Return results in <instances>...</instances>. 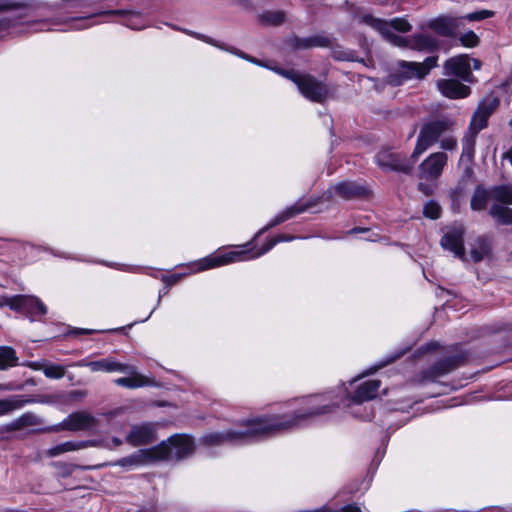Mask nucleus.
Here are the masks:
<instances>
[{"label": "nucleus", "mask_w": 512, "mask_h": 512, "mask_svg": "<svg viewBox=\"0 0 512 512\" xmlns=\"http://www.w3.org/2000/svg\"><path fill=\"white\" fill-rule=\"evenodd\" d=\"M319 411L318 409L293 415L291 410L289 414L248 418L236 424L234 428L204 435L201 442L208 447L250 443L273 432L297 427L302 424L305 417Z\"/></svg>", "instance_id": "1"}, {"label": "nucleus", "mask_w": 512, "mask_h": 512, "mask_svg": "<svg viewBox=\"0 0 512 512\" xmlns=\"http://www.w3.org/2000/svg\"><path fill=\"white\" fill-rule=\"evenodd\" d=\"M362 377L363 375L353 378L348 384H342L336 392L331 391L295 399L289 403V407L293 415L321 410L305 417L302 421L304 423L312 417L331 413L341 403L347 408L358 406L365 401L374 399L381 386L379 380H367L357 384Z\"/></svg>", "instance_id": "2"}, {"label": "nucleus", "mask_w": 512, "mask_h": 512, "mask_svg": "<svg viewBox=\"0 0 512 512\" xmlns=\"http://www.w3.org/2000/svg\"><path fill=\"white\" fill-rule=\"evenodd\" d=\"M362 21L379 32L386 41L394 46L419 51L428 49L432 46L431 39L425 35L419 34L407 38L393 32L395 30L401 33H406L411 30V24L404 17H396L390 21H386L367 14L362 16Z\"/></svg>", "instance_id": "3"}, {"label": "nucleus", "mask_w": 512, "mask_h": 512, "mask_svg": "<svg viewBox=\"0 0 512 512\" xmlns=\"http://www.w3.org/2000/svg\"><path fill=\"white\" fill-rule=\"evenodd\" d=\"M293 239H295L293 236L279 235L275 238L269 239L267 243L259 249H248L247 245H244L238 250L229 251L223 254L210 255L197 264L198 267L196 270H209L230 263L252 260L270 251L277 243L287 242Z\"/></svg>", "instance_id": "4"}, {"label": "nucleus", "mask_w": 512, "mask_h": 512, "mask_svg": "<svg viewBox=\"0 0 512 512\" xmlns=\"http://www.w3.org/2000/svg\"><path fill=\"white\" fill-rule=\"evenodd\" d=\"M435 57H427L423 62L400 61L397 69L390 73L387 82L392 86H399L412 79L424 78L436 65Z\"/></svg>", "instance_id": "5"}, {"label": "nucleus", "mask_w": 512, "mask_h": 512, "mask_svg": "<svg viewBox=\"0 0 512 512\" xmlns=\"http://www.w3.org/2000/svg\"><path fill=\"white\" fill-rule=\"evenodd\" d=\"M153 449L156 460H179L194 452L195 443L188 435H174Z\"/></svg>", "instance_id": "6"}, {"label": "nucleus", "mask_w": 512, "mask_h": 512, "mask_svg": "<svg viewBox=\"0 0 512 512\" xmlns=\"http://www.w3.org/2000/svg\"><path fill=\"white\" fill-rule=\"evenodd\" d=\"M273 70L293 81L305 98L315 102H322L327 97L326 87L312 76L276 67Z\"/></svg>", "instance_id": "7"}, {"label": "nucleus", "mask_w": 512, "mask_h": 512, "mask_svg": "<svg viewBox=\"0 0 512 512\" xmlns=\"http://www.w3.org/2000/svg\"><path fill=\"white\" fill-rule=\"evenodd\" d=\"M452 123L449 120H437L425 124L418 135L414 151L411 155L415 161L422 155L430 146H432L440 137V135L449 129Z\"/></svg>", "instance_id": "8"}, {"label": "nucleus", "mask_w": 512, "mask_h": 512, "mask_svg": "<svg viewBox=\"0 0 512 512\" xmlns=\"http://www.w3.org/2000/svg\"><path fill=\"white\" fill-rule=\"evenodd\" d=\"M5 305L14 311L28 315L31 320L47 313L46 305L39 298L31 295L5 297Z\"/></svg>", "instance_id": "9"}, {"label": "nucleus", "mask_w": 512, "mask_h": 512, "mask_svg": "<svg viewBox=\"0 0 512 512\" xmlns=\"http://www.w3.org/2000/svg\"><path fill=\"white\" fill-rule=\"evenodd\" d=\"M447 161L448 156L446 153H432L420 164L419 177L426 180L437 179L442 174Z\"/></svg>", "instance_id": "10"}, {"label": "nucleus", "mask_w": 512, "mask_h": 512, "mask_svg": "<svg viewBox=\"0 0 512 512\" xmlns=\"http://www.w3.org/2000/svg\"><path fill=\"white\" fill-rule=\"evenodd\" d=\"M463 237L464 228L461 225L454 226L443 235L441 245L445 250L451 251L456 257L464 259Z\"/></svg>", "instance_id": "11"}, {"label": "nucleus", "mask_w": 512, "mask_h": 512, "mask_svg": "<svg viewBox=\"0 0 512 512\" xmlns=\"http://www.w3.org/2000/svg\"><path fill=\"white\" fill-rule=\"evenodd\" d=\"M445 70L447 75H455L465 82H473L471 58L467 55H459L447 60L445 62Z\"/></svg>", "instance_id": "12"}, {"label": "nucleus", "mask_w": 512, "mask_h": 512, "mask_svg": "<svg viewBox=\"0 0 512 512\" xmlns=\"http://www.w3.org/2000/svg\"><path fill=\"white\" fill-rule=\"evenodd\" d=\"M376 162L383 169L406 173L409 172L413 167V163L404 161L399 154L390 152L388 150L380 151L376 155Z\"/></svg>", "instance_id": "13"}, {"label": "nucleus", "mask_w": 512, "mask_h": 512, "mask_svg": "<svg viewBox=\"0 0 512 512\" xmlns=\"http://www.w3.org/2000/svg\"><path fill=\"white\" fill-rule=\"evenodd\" d=\"M499 101L497 99H492L490 101L481 102L475 111L471 123L470 130L474 131V134H477L483 128L486 127L488 118L497 108Z\"/></svg>", "instance_id": "14"}, {"label": "nucleus", "mask_w": 512, "mask_h": 512, "mask_svg": "<svg viewBox=\"0 0 512 512\" xmlns=\"http://www.w3.org/2000/svg\"><path fill=\"white\" fill-rule=\"evenodd\" d=\"M154 461H156V457L153 448L140 449L127 457L119 459L113 463V465L121 466L126 469H133L135 467L146 465Z\"/></svg>", "instance_id": "15"}, {"label": "nucleus", "mask_w": 512, "mask_h": 512, "mask_svg": "<svg viewBox=\"0 0 512 512\" xmlns=\"http://www.w3.org/2000/svg\"><path fill=\"white\" fill-rule=\"evenodd\" d=\"M128 367L131 368V371H118V373H123L127 376L115 379L114 383L116 385L129 389H135L151 384V380L148 377L138 373L134 365L128 364Z\"/></svg>", "instance_id": "16"}, {"label": "nucleus", "mask_w": 512, "mask_h": 512, "mask_svg": "<svg viewBox=\"0 0 512 512\" xmlns=\"http://www.w3.org/2000/svg\"><path fill=\"white\" fill-rule=\"evenodd\" d=\"M155 439V427L151 423L135 425L127 436V441L134 445H143Z\"/></svg>", "instance_id": "17"}, {"label": "nucleus", "mask_w": 512, "mask_h": 512, "mask_svg": "<svg viewBox=\"0 0 512 512\" xmlns=\"http://www.w3.org/2000/svg\"><path fill=\"white\" fill-rule=\"evenodd\" d=\"M439 91L452 99L465 98L470 94V88L455 79H442L437 82Z\"/></svg>", "instance_id": "18"}, {"label": "nucleus", "mask_w": 512, "mask_h": 512, "mask_svg": "<svg viewBox=\"0 0 512 512\" xmlns=\"http://www.w3.org/2000/svg\"><path fill=\"white\" fill-rule=\"evenodd\" d=\"M95 425L96 419L87 412L73 413L64 422L65 428L72 431L87 430Z\"/></svg>", "instance_id": "19"}, {"label": "nucleus", "mask_w": 512, "mask_h": 512, "mask_svg": "<svg viewBox=\"0 0 512 512\" xmlns=\"http://www.w3.org/2000/svg\"><path fill=\"white\" fill-rule=\"evenodd\" d=\"M88 368L91 372L113 373L118 371H131L128 364L121 363L112 357L91 361L90 364H88Z\"/></svg>", "instance_id": "20"}, {"label": "nucleus", "mask_w": 512, "mask_h": 512, "mask_svg": "<svg viewBox=\"0 0 512 512\" xmlns=\"http://www.w3.org/2000/svg\"><path fill=\"white\" fill-rule=\"evenodd\" d=\"M94 445V441H67L47 449L45 453L49 457H56L67 452L78 451Z\"/></svg>", "instance_id": "21"}, {"label": "nucleus", "mask_w": 512, "mask_h": 512, "mask_svg": "<svg viewBox=\"0 0 512 512\" xmlns=\"http://www.w3.org/2000/svg\"><path fill=\"white\" fill-rule=\"evenodd\" d=\"M428 26L441 36H451L457 28V20L452 17H438L429 21Z\"/></svg>", "instance_id": "22"}, {"label": "nucleus", "mask_w": 512, "mask_h": 512, "mask_svg": "<svg viewBox=\"0 0 512 512\" xmlns=\"http://www.w3.org/2000/svg\"><path fill=\"white\" fill-rule=\"evenodd\" d=\"M334 191L345 199L361 197L367 193V189L355 182H341L334 186Z\"/></svg>", "instance_id": "23"}, {"label": "nucleus", "mask_w": 512, "mask_h": 512, "mask_svg": "<svg viewBox=\"0 0 512 512\" xmlns=\"http://www.w3.org/2000/svg\"><path fill=\"white\" fill-rule=\"evenodd\" d=\"M491 241L486 237H478L471 246L470 256L474 262H480L491 254Z\"/></svg>", "instance_id": "24"}, {"label": "nucleus", "mask_w": 512, "mask_h": 512, "mask_svg": "<svg viewBox=\"0 0 512 512\" xmlns=\"http://www.w3.org/2000/svg\"><path fill=\"white\" fill-rule=\"evenodd\" d=\"M306 209H307V206L300 204V203H296L290 207H287L281 213L276 215L275 218L273 220H271V222L266 227H264L262 230H260L257 235L263 233L264 231L268 230L269 228H272L282 222H285L286 220L296 216L299 213L304 212Z\"/></svg>", "instance_id": "25"}, {"label": "nucleus", "mask_w": 512, "mask_h": 512, "mask_svg": "<svg viewBox=\"0 0 512 512\" xmlns=\"http://www.w3.org/2000/svg\"><path fill=\"white\" fill-rule=\"evenodd\" d=\"M458 366V360L454 357L446 358L436 363L433 368L425 376L427 379L434 380L441 377Z\"/></svg>", "instance_id": "26"}, {"label": "nucleus", "mask_w": 512, "mask_h": 512, "mask_svg": "<svg viewBox=\"0 0 512 512\" xmlns=\"http://www.w3.org/2000/svg\"><path fill=\"white\" fill-rule=\"evenodd\" d=\"M18 364V357L12 347L0 346V370H7Z\"/></svg>", "instance_id": "27"}, {"label": "nucleus", "mask_w": 512, "mask_h": 512, "mask_svg": "<svg viewBox=\"0 0 512 512\" xmlns=\"http://www.w3.org/2000/svg\"><path fill=\"white\" fill-rule=\"evenodd\" d=\"M491 198L504 204H512V184H503L491 189Z\"/></svg>", "instance_id": "28"}, {"label": "nucleus", "mask_w": 512, "mask_h": 512, "mask_svg": "<svg viewBox=\"0 0 512 512\" xmlns=\"http://www.w3.org/2000/svg\"><path fill=\"white\" fill-rule=\"evenodd\" d=\"M27 402V400L21 399L18 396L0 399V416L7 415L12 411L21 409Z\"/></svg>", "instance_id": "29"}, {"label": "nucleus", "mask_w": 512, "mask_h": 512, "mask_svg": "<svg viewBox=\"0 0 512 512\" xmlns=\"http://www.w3.org/2000/svg\"><path fill=\"white\" fill-rule=\"evenodd\" d=\"M490 198L491 190L487 191L482 187H477L471 199V208L476 211L485 209Z\"/></svg>", "instance_id": "30"}, {"label": "nucleus", "mask_w": 512, "mask_h": 512, "mask_svg": "<svg viewBox=\"0 0 512 512\" xmlns=\"http://www.w3.org/2000/svg\"><path fill=\"white\" fill-rule=\"evenodd\" d=\"M491 216L500 224H512V209L498 204H494L490 209Z\"/></svg>", "instance_id": "31"}, {"label": "nucleus", "mask_w": 512, "mask_h": 512, "mask_svg": "<svg viewBox=\"0 0 512 512\" xmlns=\"http://www.w3.org/2000/svg\"><path fill=\"white\" fill-rule=\"evenodd\" d=\"M329 44V40L322 36H311L296 40L297 48L324 47Z\"/></svg>", "instance_id": "32"}, {"label": "nucleus", "mask_w": 512, "mask_h": 512, "mask_svg": "<svg viewBox=\"0 0 512 512\" xmlns=\"http://www.w3.org/2000/svg\"><path fill=\"white\" fill-rule=\"evenodd\" d=\"M474 131L469 129L467 135L464 136L462 140V155L461 158L467 157L468 159L472 158L474 154V145H475V136Z\"/></svg>", "instance_id": "33"}, {"label": "nucleus", "mask_w": 512, "mask_h": 512, "mask_svg": "<svg viewBox=\"0 0 512 512\" xmlns=\"http://www.w3.org/2000/svg\"><path fill=\"white\" fill-rule=\"evenodd\" d=\"M204 258L198 260V261H195L193 263H191L189 266H188V269L189 271L187 273H178V274H172V275H163L162 276V281L167 283L168 285H173L175 283H177L179 280H181L184 276L188 275V274H192V273H197V272H201L202 270H196L197 267H198V263L200 261H202Z\"/></svg>", "instance_id": "34"}, {"label": "nucleus", "mask_w": 512, "mask_h": 512, "mask_svg": "<svg viewBox=\"0 0 512 512\" xmlns=\"http://www.w3.org/2000/svg\"><path fill=\"white\" fill-rule=\"evenodd\" d=\"M65 367L62 365L47 362L44 367V375L51 379H60L65 375Z\"/></svg>", "instance_id": "35"}, {"label": "nucleus", "mask_w": 512, "mask_h": 512, "mask_svg": "<svg viewBox=\"0 0 512 512\" xmlns=\"http://www.w3.org/2000/svg\"><path fill=\"white\" fill-rule=\"evenodd\" d=\"M284 13L281 11L266 12L262 16V20L271 25H280L284 21Z\"/></svg>", "instance_id": "36"}, {"label": "nucleus", "mask_w": 512, "mask_h": 512, "mask_svg": "<svg viewBox=\"0 0 512 512\" xmlns=\"http://www.w3.org/2000/svg\"><path fill=\"white\" fill-rule=\"evenodd\" d=\"M441 208L438 203L429 201L424 206V215L430 219H438L440 217Z\"/></svg>", "instance_id": "37"}, {"label": "nucleus", "mask_w": 512, "mask_h": 512, "mask_svg": "<svg viewBox=\"0 0 512 512\" xmlns=\"http://www.w3.org/2000/svg\"><path fill=\"white\" fill-rule=\"evenodd\" d=\"M460 42L465 47H475L479 43L478 36L473 31H468L461 35Z\"/></svg>", "instance_id": "38"}, {"label": "nucleus", "mask_w": 512, "mask_h": 512, "mask_svg": "<svg viewBox=\"0 0 512 512\" xmlns=\"http://www.w3.org/2000/svg\"><path fill=\"white\" fill-rule=\"evenodd\" d=\"M492 15H493L492 11L481 10V11L469 13V14L463 16V19H466L468 21H480V20L486 19L488 17H491Z\"/></svg>", "instance_id": "39"}, {"label": "nucleus", "mask_w": 512, "mask_h": 512, "mask_svg": "<svg viewBox=\"0 0 512 512\" xmlns=\"http://www.w3.org/2000/svg\"><path fill=\"white\" fill-rule=\"evenodd\" d=\"M440 147L447 151H452L457 147V140L454 137H445L440 142Z\"/></svg>", "instance_id": "40"}, {"label": "nucleus", "mask_w": 512, "mask_h": 512, "mask_svg": "<svg viewBox=\"0 0 512 512\" xmlns=\"http://www.w3.org/2000/svg\"><path fill=\"white\" fill-rule=\"evenodd\" d=\"M187 34L193 36V37H196L206 43H209L211 45H214L216 47H219L221 49H224L221 45L217 44L212 38L208 37V36H205L203 34H198L196 32H192V31H187Z\"/></svg>", "instance_id": "41"}, {"label": "nucleus", "mask_w": 512, "mask_h": 512, "mask_svg": "<svg viewBox=\"0 0 512 512\" xmlns=\"http://www.w3.org/2000/svg\"><path fill=\"white\" fill-rule=\"evenodd\" d=\"M46 364H47V361H43V362L34 361V362H27L25 364V366H27L28 368L35 370V371L41 370L44 373V367L46 366Z\"/></svg>", "instance_id": "42"}, {"label": "nucleus", "mask_w": 512, "mask_h": 512, "mask_svg": "<svg viewBox=\"0 0 512 512\" xmlns=\"http://www.w3.org/2000/svg\"><path fill=\"white\" fill-rule=\"evenodd\" d=\"M30 418H32V415L30 414H24L17 420V425L22 426L29 423Z\"/></svg>", "instance_id": "43"}, {"label": "nucleus", "mask_w": 512, "mask_h": 512, "mask_svg": "<svg viewBox=\"0 0 512 512\" xmlns=\"http://www.w3.org/2000/svg\"><path fill=\"white\" fill-rule=\"evenodd\" d=\"M419 189L426 195L430 194L431 193V188L428 186V185H425V184H422L420 183L419 184Z\"/></svg>", "instance_id": "44"}, {"label": "nucleus", "mask_w": 512, "mask_h": 512, "mask_svg": "<svg viewBox=\"0 0 512 512\" xmlns=\"http://www.w3.org/2000/svg\"><path fill=\"white\" fill-rule=\"evenodd\" d=\"M478 70L481 67V62L478 59H472L471 58V68Z\"/></svg>", "instance_id": "45"}, {"label": "nucleus", "mask_w": 512, "mask_h": 512, "mask_svg": "<svg viewBox=\"0 0 512 512\" xmlns=\"http://www.w3.org/2000/svg\"><path fill=\"white\" fill-rule=\"evenodd\" d=\"M503 158L507 159L512 166V147L503 154Z\"/></svg>", "instance_id": "46"}, {"label": "nucleus", "mask_w": 512, "mask_h": 512, "mask_svg": "<svg viewBox=\"0 0 512 512\" xmlns=\"http://www.w3.org/2000/svg\"><path fill=\"white\" fill-rule=\"evenodd\" d=\"M91 361H87L85 359H82L74 364L76 367H88V364H90Z\"/></svg>", "instance_id": "47"}, {"label": "nucleus", "mask_w": 512, "mask_h": 512, "mask_svg": "<svg viewBox=\"0 0 512 512\" xmlns=\"http://www.w3.org/2000/svg\"><path fill=\"white\" fill-rule=\"evenodd\" d=\"M230 51L232 52V50H230ZM233 53H234V51H233ZM235 54H236V55H238V56H240V57H243V58H245V59H247V60H249V61H251V62H253V63L260 64V63H259L258 61H256L255 59L249 58V57H247V56L243 55V54H242V53H240V52H235Z\"/></svg>", "instance_id": "48"}, {"label": "nucleus", "mask_w": 512, "mask_h": 512, "mask_svg": "<svg viewBox=\"0 0 512 512\" xmlns=\"http://www.w3.org/2000/svg\"><path fill=\"white\" fill-rule=\"evenodd\" d=\"M111 442L113 444V447H117V446L122 444V440L120 438H117V437H113Z\"/></svg>", "instance_id": "49"}, {"label": "nucleus", "mask_w": 512, "mask_h": 512, "mask_svg": "<svg viewBox=\"0 0 512 512\" xmlns=\"http://www.w3.org/2000/svg\"><path fill=\"white\" fill-rule=\"evenodd\" d=\"M92 331L91 330H87V329H77L76 330V333H91Z\"/></svg>", "instance_id": "50"}, {"label": "nucleus", "mask_w": 512, "mask_h": 512, "mask_svg": "<svg viewBox=\"0 0 512 512\" xmlns=\"http://www.w3.org/2000/svg\"><path fill=\"white\" fill-rule=\"evenodd\" d=\"M5 8H6V5H4V4H2V3L0 2V11H1V10H4Z\"/></svg>", "instance_id": "51"}, {"label": "nucleus", "mask_w": 512, "mask_h": 512, "mask_svg": "<svg viewBox=\"0 0 512 512\" xmlns=\"http://www.w3.org/2000/svg\"><path fill=\"white\" fill-rule=\"evenodd\" d=\"M5 305V297L3 298V300H0V307Z\"/></svg>", "instance_id": "52"}, {"label": "nucleus", "mask_w": 512, "mask_h": 512, "mask_svg": "<svg viewBox=\"0 0 512 512\" xmlns=\"http://www.w3.org/2000/svg\"><path fill=\"white\" fill-rule=\"evenodd\" d=\"M160 301H161V292L159 293V296H158L157 305H159Z\"/></svg>", "instance_id": "53"}, {"label": "nucleus", "mask_w": 512, "mask_h": 512, "mask_svg": "<svg viewBox=\"0 0 512 512\" xmlns=\"http://www.w3.org/2000/svg\"><path fill=\"white\" fill-rule=\"evenodd\" d=\"M154 310H155V308H154V309H152V311H150V314L148 315V317L146 318V320H147V319H148V318L153 314ZM143 321H145V319H144Z\"/></svg>", "instance_id": "54"}, {"label": "nucleus", "mask_w": 512, "mask_h": 512, "mask_svg": "<svg viewBox=\"0 0 512 512\" xmlns=\"http://www.w3.org/2000/svg\"><path fill=\"white\" fill-rule=\"evenodd\" d=\"M351 413L357 416V413L355 411L352 410Z\"/></svg>", "instance_id": "55"}]
</instances>
